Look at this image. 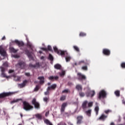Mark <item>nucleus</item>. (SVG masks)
Here are the masks:
<instances>
[{
  "label": "nucleus",
  "mask_w": 125,
  "mask_h": 125,
  "mask_svg": "<svg viewBox=\"0 0 125 125\" xmlns=\"http://www.w3.org/2000/svg\"><path fill=\"white\" fill-rule=\"evenodd\" d=\"M23 108L25 111H30L34 108L33 105H31L29 103L26 101L22 102Z\"/></svg>",
  "instance_id": "f257e3e1"
},
{
  "label": "nucleus",
  "mask_w": 125,
  "mask_h": 125,
  "mask_svg": "<svg viewBox=\"0 0 125 125\" xmlns=\"http://www.w3.org/2000/svg\"><path fill=\"white\" fill-rule=\"evenodd\" d=\"M16 67L19 69H24V68L26 67V63L22 61H20L17 64H16Z\"/></svg>",
  "instance_id": "f03ea898"
},
{
  "label": "nucleus",
  "mask_w": 125,
  "mask_h": 125,
  "mask_svg": "<svg viewBox=\"0 0 125 125\" xmlns=\"http://www.w3.org/2000/svg\"><path fill=\"white\" fill-rule=\"evenodd\" d=\"M15 93L13 92H3L0 94V98H4V97H7V96H11V95H13Z\"/></svg>",
  "instance_id": "7ed1b4c3"
},
{
  "label": "nucleus",
  "mask_w": 125,
  "mask_h": 125,
  "mask_svg": "<svg viewBox=\"0 0 125 125\" xmlns=\"http://www.w3.org/2000/svg\"><path fill=\"white\" fill-rule=\"evenodd\" d=\"M53 49L55 52L56 53H57L58 55H61V56H63V55H65V51H62L61 50H58V48H57V47L54 46L53 47Z\"/></svg>",
  "instance_id": "20e7f679"
},
{
  "label": "nucleus",
  "mask_w": 125,
  "mask_h": 125,
  "mask_svg": "<svg viewBox=\"0 0 125 125\" xmlns=\"http://www.w3.org/2000/svg\"><path fill=\"white\" fill-rule=\"evenodd\" d=\"M20 49L23 50V51H24V52H25V54H26L29 59H33V56H32L31 52H30V51H29V50H28V49H27V48L25 47L23 49L22 47H21Z\"/></svg>",
  "instance_id": "39448f33"
},
{
  "label": "nucleus",
  "mask_w": 125,
  "mask_h": 125,
  "mask_svg": "<svg viewBox=\"0 0 125 125\" xmlns=\"http://www.w3.org/2000/svg\"><path fill=\"white\" fill-rule=\"evenodd\" d=\"M77 77L79 81H85V80H86V77L85 75H83L81 73H78L77 74Z\"/></svg>",
  "instance_id": "423d86ee"
},
{
  "label": "nucleus",
  "mask_w": 125,
  "mask_h": 125,
  "mask_svg": "<svg viewBox=\"0 0 125 125\" xmlns=\"http://www.w3.org/2000/svg\"><path fill=\"white\" fill-rule=\"evenodd\" d=\"M32 103L33 105H34V107L36 109H40V104L37 102L36 98H34L32 100Z\"/></svg>",
  "instance_id": "0eeeda50"
},
{
  "label": "nucleus",
  "mask_w": 125,
  "mask_h": 125,
  "mask_svg": "<svg viewBox=\"0 0 125 125\" xmlns=\"http://www.w3.org/2000/svg\"><path fill=\"white\" fill-rule=\"evenodd\" d=\"M62 56H65V61L66 62H70L71 59H72V57L69 55L67 51H64V55Z\"/></svg>",
  "instance_id": "6e6552de"
},
{
  "label": "nucleus",
  "mask_w": 125,
  "mask_h": 125,
  "mask_svg": "<svg viewBox=\"0 0 125 125\" xmlns=\"http://www.w3.org/2000/svg\"><path fill=\"white\" fill-rule=\"evenodd\" d=\"M106 95H107L106 92L104 90H102L99 93V98L100 99H101V98H104V97H106Z\"/></svg>",
  "instance_id": "1a4fd4ad"
},
{
  "label": "nucleus",
  "mask_w": 125,
  "mask_h": 125,
  "mask_svg": "<svg viewBox=\"0 0 125 125\" xmlns=\"http://www.w3.org/2000/svg\"><path fill=\"white\" fill-rule=\"evenodd\" d=\"M85 95L87 97H89V96L91 97H93V96L95 95V91L94 90L88 91L85 93Z\"/></svg>",
  "instance_id": "9d476101"
},
{
  "label": "nucleus",
  "mask_w": 125,
  "mask_h": 125,
  "mask_svg": "<svg viewBox=\"0 0 125 125\" xmlns=\"http://www.w3.org/2000/svg\"><path fill=\"white\" fill-rule=\"evenodd\" d=\"M77 125H81L83 123V116L80 115L77 117Z\"/></svg>",
  "instance_id": "9b49d317"
},
{
  "label": "nucleus",
  "mask_w": 125,
  "mask_h": 125,
  "mask_svg": "<svg viewBox=\"0 0 125 125\" xmlns=\"http://www.w3.org/2000/svg\"><path fill=\"white\" fill-rule=\"evenodd\" d=\"M0 54H1L2 56H6V52L2 46H0Z\"/></svg>",
  "instance_id": "f8f14e48"
},
{
  "label": "nucleus",
  "mask_w": 125,
  "mask_h": 125,
  "mask_svg": "<svg viewBox=\"0 0 125 125\" xmlns=\"http://www.w3.org/2000/svg\"><path fill=\"white\" fill-rule=\"evenodd\" d=\"M103 53L106 56H109V55L111 54V51L108 49H104L103 50Z\"/></svg>",
  "instance_id": "ddd939ff"
},
{
  "label": "nucleus",
  "mask_w": 125,
  "mask_h": 125,
  "mask_svg": "<svg viewBox=\"0 0 125 125\" xmlns=\"http://www.w3.org/2000/svg\"><path fill=\"white\" fill-rule=\"evenodd\" d=\"M14 42H15L19 47H21V46H24V42L22 41H19L18 40H15Z\"/></svg>",
  "instance_id": "4468645a"
},
{
  "label": "nucleus",
  "mask_w": 125,
  "mask_h": 125,
  "mask_svg": "<svg viewBox=\"0 0 125 125\" xmlns=\"http://www.w3.org/2000/svg\"><path fill=\"white\" fill-rule=\"evenodd\" d=\"M38 80H39L40 84H43L44 83V76H40L38 77Z\"/></svg>",
  "instance_id": "2eb2a0df"
},
{
  "label": "nucleus",
  "mask_w": 125,
  "mask_h": 125,
  "mask_svg": "<svg viewBox=\"0 0 125 125\" xmlns=\"http://www.w3.org/2000/svg\"><path fill=\"white\" fill-rule=\"evenodd\" d=\"M67 103H64L62 104L61 106V112L62 113L65 112V108L67 107Z\"/></svg>",
  "instance_id": "dca6fc26"
},
{
  "label": "nucleus",
  "mask_w": 125,
  "mask_h": 125,
  "mask_svg": "<svg viewBox=\"0 0 125 125\" xmlns=\"http://www.w3.org/2000/svg\"><path fill=\"white\" fill-rule=\"evenodd\" d=\"M58 79H59V77H58V76H51L48 77V79L50 81H57Z\"/></svg>",
  "instance_id": "f3484780"
},
{
  "label": "nucleus",
  "mask_w": 125,
  "mask_h": 125,
  "mask_svg": "<svg viewBox=\"0 0 125 125\" xmlns=\"http://www.w3.org/2000/svg\"><path fill=\"white\" fill-rule=\"evenodd\" d=\"M29 67L30 68H39L40 67V63L37 62L36 64H33L32 63H30L29 64Z\"/></svg>",
  "instance_id": "a211bd4d"
},
{
  "label": "nucleus",
  "mask_w": 125,
  "mask_h": 125,
  "mask_svg": "<svg viewBox=\"0 0 125 125\" xmlns=\"http://www.w3.org/2000/svg\"><path fill=\"white\" fill-rule=\"evenodd\" d=\"M26 83H28V80H24L22 83L19 84V86H20L21 88H23V87L26 86Z\"/></svg>",
  "instance_id": "6ab92c4d"
},
{
  "label": "nucleus",
  "mask_w": 125,
  "mask_h": 125,
  "mask_svg": "<svg viewBox=\"0 0 125 125\" xmlns=\"http://www.w3.org/2000/svg\"><path fill=\"white\" fill-rule=\"evenodd\" d=\"M56 86H57L56 84H53L52 85L48 87L47 88L48 89V90H51V89L54 90L56 88Z\"/></svg>",
  "instance_id": "aec40b11"
},
{
  "label": "nucleus",
  "mask_w": 125,
  "mask_h": 125,
  "mask_svg": "<svg viewBox=\"0 0 125 125\" xmlns=\"http://www.w3.org/2000/svg\"><path fill=\"white\" fill-rule=\"evenodd\" d=\"M88 63H89V61L87 60H85L84 61L83 60V61H80L78 63V65H81V64L84 63V64H88Z\"/></svg>",
  "instance_id": "412c9836"
},
{
  "label": "nucleus",
  "mask_w": 125,
  "mask_h": 125,
  "mask_svg": "<svg viewBox=\"0 0 125 125\" xmlns=\"http://www.w3.org/2000/svg\"><path fill=\"white\" fill-rule=\"evenodd\" d=\"M96 107H95V111L96 112V115L97 116L98 115V112H99V106H98V103H95Z\"/></svg>",
  "instance_id": "4be33fe9"
},
{
  "label": "nucleus",
  "mask_w": 125,
  "mask_h": 125,
  "mask_svg": "<svg viewBox=\"0 0 125 125\" xmlns=\"http://www.w3.org/2000/svg\"><path fill=\"white\" fill-rule=\"evenodd\" d=\"M87 105V101H84L82 104V109H83V110H85V109L87 108V106H86Z\"/></svg>",
  "instance_id": "5701e85b"
},
{
  "label": "nucleus",
  "mask_w": 125,
  "mask_h": 125,
  "mask_svg": "<svg viewBox=\"0 0 125 125\" xmlns=\"http://www.w3.org/2000/svg\"><path fill=\"white\" fill-rule=\"evenodd\" d=\"M108 116L107 115H105L104 114H102L99 118V120H100V121H105V120H106V118Z\"/></svg>",
  "instance_id": "b1692460"
},
{
  "label": "nucleus",
  "mask_w": 125,
  "mask_h": 125,
  "mask_svg": "<svg viewBox=\"0 0 125 125\" xmlns=\"http://www.w3.org/2000/svg\"><path fill=\"white\" fill-rule=\"evenodd\" d=\"M76 89L78 90V91H82L83 90V86L82 85L78 84L76 86Z\"/></svg>",
  "instance_id": "393cba45"
},
{
  "label": "nucleus",
  "mask_w": 125,
  "mask_h": 125,
  "mask_svg": "<svg viewBox=\"0 0 125 125\" xmlns=\"http://www.w3.org/2000/svg\"><path fill=\"white\" fill-rule=\"evenodd\" d=\"M54 68L55 69H56V70H61L62 66H61V64H60L57 63L54 65Z\"/></svg>",
  "instance_id": "a878e982"
},
{
  "label": "nucleus",
  "mask_w": 125,
  "mask_h": 125,
  "mask_svg": "<svg viewBox=\"0 0 125 125\" xmlns=\"http://www.w3.org/2000/svg\"><path fill=\"white\" fill-rule=\"evenodd\" d=\"M91 109H89L85 112V113L88 117H91Z\"/></svg>",
  "instance_id": "bb28decb"
},
{
  "label": "nucleus",
  "mask_w": 125,
  "mask_h": 125,
  "mask_svg": "<svg viewBox=\"0 0 125 125\" xmlns=\"http://www.w3.org/2000/svg\"><path fill=\"white\" fill-rule=\"evenodd\" d=\"M36 118L38 119V120H42V116L41 114H37L35 115Z\"/></svg>",
  "instance_id": "cd10ccee"
},
{
  "label": "nucleus",
  "mask_w": 125,
  "mask_h": 125,
  "mask_svg": "<svg viewBox=\"0 0 125 125\" xmlns=\"http://www.w3.org/2000/svg\"><path fill=\"white\" fill-rule=\"evenodd\" d=\"M19 101H22V99H18L16 100H14L11 102V104H13V103H16V102H19Z\"/></svg>",
  "instance_id": "c85d7f7f"
},
{
  "label": "nucleus",
  "mask_w": 125,
  "mask_h": 125,
  "mask_svg": "<svg viewBox=\"0 0 125 125\" xmlns=\"http://www.w3.org/2000/svg\"><path fill=\"white\" fill-rule=\"evenodd\" d=\"M44 123L46 124V125H52V123H51V122L49 121V120H48V119H45V120H44Z\"/></svg>",
  "instance_id": "c756f323"
},
{
  "label": "nucleus",
  "mask_w": 125,
  "mask_h": 125,
  "mask_svg": "<svg viewBox=\"0 0 125 125\" xmlns=\"http://www.w3.org/2000/svg\"><path fill=\"white\" fill-rule=\"evenodd\" d=\"M10 51H11V52H13L14 53H16V52H17V51H18V50H16L13 47H11L10 48Z\"/></svg>",
  "instance_id": "7c9ffc66"
},
{
  "label": "nucleus",
  "mask_w": 125,
  "mask_h": 125,
  "mask_svg": "<svg viewBox=\"0 0 125 125\" xmlns=\"http://www.w3.org/2000/svg\"><path fill=\"white\" fill-rule=\"evenodd\" d=\"M26 45L28 47H29L31 49H33L32 48V44L29 42H27Z\"/></svg>",
  "instance_id": "2f4dec72"
},
{
  "label": "nucleus",
  "mask_w": 125,
  "mask_h": 125,
  "mask_svg": "<svg viewBox=\"0 0 125 125\" xmlns=\"http://www.w3.org/2000/svg\"><path fill=\"white\" fill-rule=\"evenodd\" d=\"M115 95L117 96V97H120V91L119 90H116L114 92Z\"/></svg>",
  "instance_id": "473e14b6"
},
{
  "label": "nucleus",
  "mask_w": 125,
  "mask_h": 125,
  "mask_svg": "<svg viewBox=\"0 0 125 125\" xmlns=\"http://www.w3.org/2000/svg\"><path fill=\"white\" fill-rule=\"evenodd\" d=\"M66 100V96L65 95H62L60 98L61 101H64V100Z\"/></svg>",
  "instance_id": "72a5a7b5"
},
{
  "label": "nucleus",
  "mask_w": 125,
  "mask_h": 125,
  "mask_svg": "<svg viewBox=\"0 0 125 125\" xmlns=\"http://www.w3.org/2000/svg\"><path fill=\"white\" fill-rule=\"evenodd\" d=\"M73 48H74L75 50L77 52H80V48L78 47L77 46H73Z\"/></svg>",
  "instance_id": "f704fd0d"
},
{
  "label": "nucleus",
  "mask_w": 125,
  "mask_h": 125,
  "mask_svg": "<svg viewBox=\"0 0 125 125\" xmlns=\"http://www.w3.org/2000/svg\"><path fill=\"white\" fill-rule=\"evenodd\" d=\"M80 37H85L86 36V34L83 32H81L79 35Z\"/></svg>",
  "instance_id": "c9c22d12"
},
{
  "label": "nucleus",
  "mask_w": 125,
  "mask_h": 125,
  "mask_svg": "<svg viewBox=\"0 0 125 125\" xmlns=\"http://www.w3.org/2000/svg\"><path fill=\"white\" fill-rule=\"evenodd\" d=\"M49 59L50 60V61H53V56L51 54H49Z\"/></svg>",
  "instance_id": "e433bc0d"
},
{
  "label": "nucleus",
  "mask_w": 125,
  "mask_h": 125,
  "mask_svg": "<svg viewBox=\"0 0 125 125\" xmlns=\"http://www.w3.org/2000/svg\"><path fill=\"white\" fill-rule=\"evenodd\" d=\"M40 89V86L39 85H37L34 89V91H38Z\"/></svg>",
  "instance_id": "4c0bfd02"
},
{
  "label": "nucleus",
  "mask_w": 125,
  "mask_h": 125,
  "mask_svg": "<svg viewBox=\"0 0 125 125\" xmlns=\"http://www.w3.org/2000/svg\"><path fill=\"white\" fill-rule=\"evenodd\" d=\"M121 67L123 68V69H125V62H123L121 63Z\"/></svg>",
  "instance_id": "58836bf2"
},
{
  "label": "nucleus",
  "mask_w": 125,
  "mask_h": 125,
  "mask_svg": "<svg viewBox=\"0 0 125 125\" xmlns=\"http://www.w3.org/2000/svg\"><path fill=\"white\" fill-rule=\"evenodd\" d=\"M47 50L49 51H52V47L50 45H48Z\"/></svg>",
  "instance_id": "ea45409f"
},
{
  "label": "nucleus",
  "mask_w": 125,
  "mask_h": 125,
  "mask_svg": "<svg viewBox=\"0 0 125 125\" xmlns=\"http://www.w3.org/2000/svg\"><path fill=\"white\" fill-rule=\"evenodd\" d=\"M79 95L81 97H83L85 95V94L83 92H81L79 93Z\"/></svg>",
  "instance_id": "a19ab883"
},
{
  "label": "nucleus",
  "mask_w": 125,
  "mask_h": 125,
  "mask_svg": "<svg viewBox=\"0 0 125 125\" xmlns=\"http://www.w3.org/2000/svg\"><path fill=\"white\" fill-rule=\"evenodd\" d=\"M1 73H4L5 72V67H0Z\"/></svg>",
  "instance_id": "79ce46f5"
},
{
  "label": "nucleus",
  "mask_w": 125,
  "mask_h": 125,
  "mask_svg": "<svg viewBox=\"0 0 125 125\" xmlns=\"http://www.w3.org/2000/svg\"><path fill=\"white\" fill-rule=\"evenodd\" d=\"M68 92H70L69 89H65L62 91V93H68Z\"/></svg>",
  "instance_id": "37998d69"
},
{
  "label": "nucleus",
  "mask_w": 125,
  "mask_h": 125,
  "mask_svg": "<svg viewBox=\"0 0 125 125\" xmlns=\"http://www.w3.org/2000/svg\"><path fill=\"white\" fill-rule=\"evenodd\" d=\"M60 76L61 77H64V76H65V71H63L62 73H60Z\"/></svg>",
  "instance_id": "c03bdc74"
},
{
  "label": "nucleus",
  "mask_w": 125,
  "mask_h": 125,
  "mask_svg": "<svg viewBox=\"0 0 125 125\" xmlns=\"http://www.w3.org/2000/svg\"><path fill=\"white\" fill-rule=\"evenodd\" d=\"M88 107H92L93 106V102H91L88 104Z\"/></svg>",
  "instance_id": "a18cd8bd"
},
{
  "label": "nucleus",
  "mask_w": 125,
  "mask_h": 125,
  "mask_svg": "<svg viewBox=\"0 0 125 125\" xmlns=\"http://www.w3.org/2000/svg\"><path fill=\"white\" fill-rule=\"evenodd\" d=\"M48 99H49V97H44L43 98V101L47 103V100H48Z\"/></svg>",
  "instance_id": "49530a36"
},
{
  "label": "nucleus",
  "mask_w": 125,
  "mask_h": 125,
  "mask_svg": "<svg viewBox=\"0 0 125 125\" xmlns=\"http://www.w3.org/2000/svg\"><path fill=\"white\" fill-rule=\"evenodd\" d=\"M44 93L45 95H49V90H48L47 88V91L45 92Z\"/></svg>",
  "instance_id": "de8ad7c7"
},
{
  "label": "nucleus",
  "mask_w": 125,
  "mask_h": 125,
  "mask_svg": "<svg viewBox=\"0 0 125 125\" xmlns=\"http://www.w3.org/2000/svg\"><path fill=\"white\" fill-rule=\"evenodd\" d=\"M82 70H84L85 71H86L87 70V66H83Z\"/></svg>",
  "instance_id": "09e8293b"
},
{
  "label": "nucleus",
  "mask_w": 125,
  "mask_h": 125,
  "mask_svg": "<svg viewBox=\"0 0 125 125\" xmlns=\"http://www.w3.org/2000/svg\"><path fill=\"white\" fill-rule=\"evenodd\" d=\"M1 75L3 77V78H7V76H6L4 72H2Z\"/></svg>",
  "instance_id": "8fccbe9b"
},
{
  "label": "nucleus",
  "mask_w": 125,
  "mask_h": 125,
  "mask_svg": "<svg viewBox=\"0 0 125 125\" xmlns=\"http://www.w3.org/2000/svg\"><path fill=\"white\" fill-rule=\"evenodd\" d=\"M25 76H26V77H30V76H31V74H30V73H25Z\"/></svg>",
  "instance_id": "3c124183"
},
{
  "label": "nucleus",
  "mask_w": 125,
  "mask_h": 125,
  "mask_svg": "<svg viewBox=\"0 0 125 125\" xmlns=\"http://www.w3.org/2000/svg\"><path fill=\"white\" fill-rule=\"evenodd\" d=\"M42 50H43L44 51H47V48H44V47H42Z\"/></svg>",
  "instance_id": "603ef678"
},
{
  "label": "nucleus",
  "mask_w": 125,
  "mask_h": 125,
  "mask_svg": "<svg viewBox=\"0 0 125 125\" xmlns=\"http://www.w3.org/2000/svg\"><path fill=\"white\" fill-rule=\"evenodd\" d=\"M104 112L105 114H109L110 113V110H105Z\"/></svg>",
  "instance_id": "864d4df0"
},
{
  "label": "nucleus",
  "mask_w": 125,
  "mask_h": 125,
  "mask_svg": "<svg viewBox=\"0 0 125 125\" xmlns=\"http://www.w3.org/2000/svg\"><path fill=\"white\" fill-rule=\"evenodd\" d=\"M13 72H14V70H13L10 69L9 70V74H11V73H13Z\"/></svg>",
  "instance_id": "5fc2aeb1"
},
{
  "label": "nucleus",
  "mask_w": 125,
  "mask_h": 125,
  "mask_svg": "<svg viewBox=\"0 0 125 125\" xmlns=\"http://www.w3.org/2000/svg\"><path fill=\"white\" fill-rule=\"evenodd\" d=\"M49 114V111L46 112L45 113V117H47L48 115Z\"/></svg>",
  "instance_id": "6e6d98bb"
},
{
  "label": "nucleus",
  "mask_w": 125,
  "mask_h": 125,
  "mask_svg": "<svg viewBox=\"0 0 125 125\" xmlns=\"http://www.w3.org/2000/svg\"><path fill=\"white\" fill-rule=\"evenodd\" d=\"M2 41H4V40H5V36H3L2 39H1Z\"/></svg>",
  "instance_id": "4d7b16f0"
},
{
  "label": "nucleus",
  "mask_w": 125,
  "mask_h": 125,
  "mask_svg": "<svg viewBox=\"0 0 125 125\" xmlns=\"http://www.w3.org/2000/svg\"><path fill=\"white\" fill-rule=\"evenodd\" d=\"M41 60H42L43 59H44V57L42 56V57H41Z\"/></svg>",
  "instance_id": "13d9d810"
},
{
  "label": "nucleus",
  "mask_w": 125,
  "mask_h": 125,
  "mask_svg": "<svg viewBox=\"0 0 125 125\" xmlns=\"http://www.w3.org/2000/svg\"><path fill=\"white\" fill-rule=\"evenodd\" d=\"M4 66H6L7 67L8 66V64H7V63H4Z\"/></svg>",
  "instance_id": "bf43d9fd"
},
{
  "label": "nucleus",
  "mask_w": 125,
  "mask_h": 125,
  "mask_svg": "<svg viewBox=\"0 0 125 125\" xmlns=\"http://www.w3.org/2000/svg\"><path fill=\"white\" fill-rule=\"evenodd\" d=\"M68 84H69V85H72V83L71 82H69Z\"/></svg>",
  "instance_id": "052dcab7"
},
{
  "label": "nucleus",
  "mask_w": 125,
  "mask_h": 125,
  "mask_svg": "<svg viewBox=\"0 0 125 125\" xmlns=\"http://www.w3.org/2000/svg\"><path fill=\"white\" fill-rule=\"evenodd\" d=\"M50 84H51V83H47V85H50Z\"/></svg>",
  "instance_id": "680f3d73"
},
{
  "label": "nucleus",
  "mask_w": 125,
  "mask_h": 125,
  "mask_svg": "<svg viewBox=\"0 0 125 125\" xmlns=\"http://www.w3.org/2000/svg\"><path fill=\"white\" fill-rule=\"evenodd\" d=\"M74 65H75V66H77V65H79V64H78V63L75 62Z\"/></svg>",
  "instance_id": "e2e57ef3"
},
{
  "label": "nucleus",
  "mask_w": 125,
  "mask_h": 125,
  "mask_svg": "<svg viewBox=\"0 0 125 125\" xmlns=\"http://www.w3.org/2000/svg\"><path fill=\"white\" fill-rule=\"evenodd\" d=\"M110 125H115V124L114 123H111L110 124Z\"/></svg>",
  "instance_id": "0e129e2a"
},
{
  "label": "nucleus",
  "mask_w": 125,
  "mask_h": 125,
  "mask_svg": "<svg viewBox=\"0 0 125 125\" xmlns=\"http://www.w3.org/2000/svg\"><path fill=\"white\" fill-rule=\"evenodd\" d=\"M39 53H40V54H42V51H39Z\"/></svg>",
  "instance_id": "69168bd1"
},
{
  "label": "nucleus",
  "mask_w": 125,
  "mask_h": 125,
  "mask_svg": "<svg viewBox=\"0 0 125 125\" xmlns=\"http://www.w3.org/2000/svg\"><path fill=\"white\" fill-rule=\"evenodd\" d=\"M68 125H73V124H72L71 123H68Z\"/></svg>",
  "instance_id": "338daca9"
},
{
  "label": "nucleus",
  "mask_w": 125,
  "mask_h": 125,
  "mask_svg": "<svg viewBox=\"0 0 125 125\" xmlns=\"http://www.w3.org/2000/svg\"><path fill=\"white\" fill-rule=\"evenodd\" d=\"M123 104H125V101H123Z\"/></svg>",
  "instance_id": "774afa93"
}]
</instances>
